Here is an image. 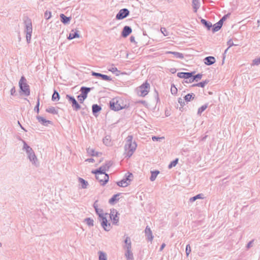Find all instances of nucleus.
Listing matches in <instances>:
<instances>
[{"label":"nucleus","instance_id":"nucleus-37","mask_svg":"<svg viewBox=\"0 0 260 260\" xmlns=\"http://www.w3.org/2000/svg\"><path fill=\"white\" fill-rule=\"evenodd\" d=\"M81 111L80 112L81 114L83 116H87L88 115V113H89V111L87 108L84 107V108H81Z\"/></svg>","mask_w":260,"mask_h":260},{"label":"nucleus","instance_id":"nucleus-52","mask_svg":"<svg viewBox=\"0 0 260 260\" xmlns=\"http://www.w3.org/2000/svg\"><path fill=\"white\" fill-rule=\"evenodd\" d=\"M164 139V137H156V136H153L152 137V140L153 141H160L161 140H162Z\"/></svg>","mask_w":260,"mask_h":260},{"label":"nucleus","instance_id":"nucleus-62","mask_svg":"<svg viewBox=\"0 0 260 260\" xmlns=\"http://www.w3.org/2000/svg\"><path fill=\"white\" fill-rule=\"evenodd\" d=\"M97 202H98V201H96L94 204H93V207L94 208V209L95 210L96 209H98V205L97 204Z\"/></svg>","mask_w":260,"mask_h":260},{"label":"nucleus","instance_id":"nucleus-17","mask_svg":"<svg viewBox=\"0 0 260 260\" xmlns=\"http://www.w3.org/2000/svg\"><path fill=\"white\" fill-rule=\"evenodd\" d=\"M193 74V72H179L178 73L177 76L180 78H183L186 80L191 77Z\"/></svg>","mask_w":260,"mask_h":260},{"label":"nucleus","instance_id":"nucleus-1","mask_svg":"<svg viewBox=\"0 0 260 260\" xmlns=\"http://www.w3.org/2000/svg\"><path fill=\"white\" fill-rule=\"evenodd\" d=\"M22 141L23 146L22 148V150H25L27 155V157L30 160V161L32 163L34 166L38 167L39 166V162L38 160V158L35 153L33 149L28 146L26 142L21 139H20Z\"/></svg>","mask_w":260,"mask_h":260},{"label":"nucleus","instance_id":"nucleus-4","mask_svg":"<svg viewBox=\"0 0 260 260\" xmlns=\"http://www.w3.org/2000/svg\"><path fill=\"white\" fill-rule=\"evenodd\" d=\"M19 86L21 91L25 96H28L30 94L29 86L27 83V81L24 76H22L19 82Z\"/></svg>","mask_w":260,"mask_h":260},{"label":"nucleus","instance_id":"nucleus-15","mask_svg":"<svg viewBox=\"0 0 260 260\" xmlns=\"http://www.w3.org/2000/svg\"><path fill=\"white\" fill-rule=\"evenodd\" d=\"M92 75L96 77H101L103 80L111 81L112 78L106 75L102 74L101 73L92 72Z\"/></svg>","mask_w":260,"mask_h":260},{"label":"nucleus","instance_id":"nucleus-39","mask_svg":"<svg viewBox=\"0 0 260 260\" xmlns=\"http://www.w3.org/2000/svg\"><path fill=\"white\" fill-rule=\"evenodd\" d=\"M178 162V158H176L175 160L171 161V163L169 165L168 168L171 169L173 167H175L176 166V165L177 164Z\"/></svg>","mask_w":260,"mask_h":260},{"label":"nucleus","instance_id":"nucleus-58","mask_svg":"<svg viewBox=\"0 0 260 260\" xmlns=\"http://www.w3.org/2000/svg\"><path fill=\"white\" fill-rule=\"evenodd\" d=\"M253 242V240H251L247 243V246H246L247 248L249 249L252 246Z\"/></svg>","mask_w":260,"mask_h":260},{"label":"nucleus","instance_id":"nucleus-3","mask_svg":"<svg viewBox=\"0 0 260 260\" xmlns=\"http://www.w3.org/2000/svg\"><path fill=\"white\" fill-rule=\"evenodd\" d=\"M24 25V32L26 34V39L27 43H29L32 32V26L31 20L28 17L23 18Z\"/></svg>","mask_w":260,"mask_h":260},{"label":"nucleus","instance_id":"nucleus-50","mask_svg":"<svg viewBox=\"0 0 260 260\" xmlns=\"http://www.w3.org/2000/svg\"><path fill=\"white\" fill-rule=\"evenodd\" d=\"M160 31L161 32V33L165 36H168L169 35V33L167 31V30L166 29V28L165 27H161L160 28Z\"/></svg>","mask_w":260,"mask_h":260},{"label":"nucleus","instance_id":"nucleus-22","mask_svg":"<svg viewBox=\"0 0 260 260\" xmlns=\"http://www.w3.org/2000/svg\"><path fill=\"white\" fill-rule=\"evenodd\" d=\"M124 255L126 260H134V256L132 249L125 250Z\"/></svg>","mask_w":260,"mask_h":260},{"label":"nucleus","instance_id":"nucleus-40","mask_svg":"<svg viewBox=\"0 0 260 260\" xmlns=\"http://www.w3.org/2000/svg\"><path fill=\"white\" fill-rule=\"evenodd\" d=\"M59 99V95L57 92L55 91L52 96V100L53 101H58Z\"/></svg>","mask_w":260,"mask_h":260},{"label":"nucleus","instance_id":"nucleus-51","mask_svg":"<svg viewBox=\"0 0 260 260\" xmlns=\"http://www.w3.org/2000/svg\"><path fill=\"white\" fill-rule=\"evenodd\" d=\"M103 143L106 145H109L110 144V141L107 137H105L103 139Z\"/></svg>","mask_w":260,"mask_h":260},{"label":"nucleus","instance_id":"nucleus-11","mask_svg":"<svg viewBox=\"0 0 260 260\" xmlns=\"http://www.w3.org/2000/svg\"><path fill=\"white\" fill-rule=\"evenodd\" d=\"M110 107L111 110L114 111H119L123 108L119 102L115 99H113L110 102Z\"/></svg>","mask_w":260,"mask_h":260},{"label":"nucleus","instance_id":"nucleus-14","mask_svg":"<svg viewBox=\"0 0 260 260\" xmlns=\"http://www.w3.org/2000/svg\"><path fill=\"white\" fill-rule=\"evenodd\" d=\"M112 162L111 161H108L106 162L105 164L99 168L97 170L101 171V172H103L106 173V172L108 171L109 168L112 166Z\"/></svg>","mask_w":260,"mask_h":260},{"label":"nucleus","instance_id":"nucleus-7","mask_svg":"<svg viewBox=\"0 0 260 260\" xmlns=\"http://www.w3.org/2000/svg\"><path fill=\"white\" fill-rule=\"evenodd\" d=\"M149 89V84L146 82L145 83L142 84L140 86H139L138 89V93L141 96H145L148 93Z\"/></svg>","mask_w":260,"mask_h":260},{"label":"nucleus","instance_id":"nucleus-47","mask_svg":"<svg viewBox=\"0 0 260 260\" xmlns=\"http://www.w3.org/2000/svg\"><path fill=\"white\" fill-rule=\"evenodd\" d=\"M259 64H260V57L253 59L252 63L253 66H258Z\"/></svg>","mask_w":260,"mask_h":260},{"label":"nucleus","instance_id":"nucleus-16","mask_svg":"<svg viewBox=\"0 0 260 260\" xmlns=\"http://www.w3.org/2000/svg\"><path fill=\"white\" fill-rule=\"evenodd\" d=\"M132 32V29L130 26H125L121 32V36L123 38L127 37Z\"/></svg>","mask_w":260,"mask_h":260},{"label":"nucleus","instance_id":"nucleus-44","mask_svg":"<svg viewBox=\"0 0 260 260\" xmlns=\"http://www.w3.org/2000/svg\"><path fill=\"white\" fill-rule=\"evenodd\" d=\"M171 92L173 95H176L177 93V88L174 84H172L171 85Z\"/></svg>","mask_w":260,"mask_h":260},{"label":"nucleus","instance_id":"nucleus-29","mask_svg":"<svg viewBox=\"0 0 260 260\" xmlns=\"http://www.w3.org/2000/svg\"><path fill=\"white\" fill-rule=\"evenodd\" d=\"M167 53L172 54L174 55V56L176 58H177L182 59V58H183V57H184V55L182 53L178 52L168 51V52H167Z\"/></svg>","mask_w":260,"mask_h":260},{"label":"nucleus","instance_id":"nucleus-38","mask_svg":"<svg viewBox=\"0 0 260 260\" xmlns=\"http://www.w3.org/2000/svg\"><path fill=\"white\" fill-rule=\"evenodd\" d=\"M203 199V194H197V196H196L194 197L190 198L189 199V201L190 202H193L195 201L197 199Z\"/></svg>","mask_w":260,"mask_h":260},{"label":"nucleus","instance_id":"nucleus-56","mask_svg":"<svg viewBox=\"0 0 260 260\" xmlns=\"http://www.w3.org/2000/svg\"><path fill=\"white\" fill-rule=\"evenodd\" d=\"M60 18H61V21L63 23V24H65V21H66V19H65V15L63 14H61L60 15Z\"/></svg>","mask_w":260,"mask_h":260},{"label":"nucleus","instance_id":"nucleus-63","mask_svg":"<svg viewBox=\"0 0 260 260\" xmlns=\"http://www.w3.org/2000/svg\"><path fill=\"white\" fill-rule=\"evenodd\" d=\"M85 161H88V162H93L94 161V160L93 158H88V159H86Z\"/></svg>","mask_w":260,"mask_h":260},{"label":"nucleus","instance_id":"nucleus-18","mask_svg":"<svg viewBox=\"0 0 260 260\" xmlns=\"http://www.w3.org/2000/svg\"><path fill=\"white\" fill-rule=\"evenodd\" d=\"M145 234L148 241H151L153 240V236L151 230L148 226H147L145 228Z\"/></svg>","mask_w":260,"mask_h":260},{"label":"nucleus","instance_id":"nucleus-23","mask_svg":"<svg viewBox=\"0 0 260 260\" xmlns=\"http://www.w3.org/2000/svg\"><path fill=\"white\" fill-rule=\"evenodd\" d=\"M192 4L194 12H197L200 7V0H192Z\"/></svg>","mask_w":260,"mask_h":260},{"label":"nucleus","instance_id":"nucleus-31","mask_svg":"<svg viewBox=\"0 0 260 260\" xmlns=\"http://www.w3.org/2000/svg\"><path fill=\"white\" fill-rule=\"evenodd\" d=\"M195 97V94L193 93H188L187 95H186L184 99V100L187 102H190L191 100H193Z\"/></svg>","mask_w":260,"mask_h":260},{"label":"nucleus","instance_id":"nucleus-10","mask_svg":"<svg viewBox=\"0 0 260 260\" xmlns=\"http://www.w3.org/2000/svg\"><path fill=\"white\" fill-rule=\"evenodd\" d=\"M118 213L116 209H113L111 210L110 214V218L114 224L117 225L119 222V217H118Z\"/></svg>","mask_w":260,"mask_h":260},{"label":"nucleus","instance_id":"nucleus-48","mask_svg":"<svg viewBox=\"0 0 260 260\" xmlns=\"http://www.w3.org/2000/svg\"><path fill=\"white\" fill-rule=\"evenodd\" d=\"M51 17V13L50 11H46L44 14V17L46 19L48 20Z\"/></svg>","mask_w":260,"mask_h":260},{"label":"nucleus","instance_id":"nucleus-45","mask_svg":"<svg viewBox=\"0 0 260 260\" xmlns=\"http://www.w3.org/2000/svg\"><path fill=\"white\" fill-rule=\"evenodd\" d=\"M39 106H40V98L38 97L37 100V102L36 106L34 108V111L36 112L37 113L39 112Z\"/></svg>","mask_w":260,"mask_h":260},{"label":"nucleus","instance_id":"nucleus-21","mask_svg":"<svg viewBox=\"0 0 260 260\" xmlns=\"http://www.w3.org/2000/svg\"><path fill=\"white\" fill-rule=\"evenodd\" d=\"M37 119L40 123H41L42 124H43L45 126H47V125H48V123H51L50 121L47 120L46 119H45L44 117H41L40 116H37Z\"/></svg>","mask_w":260,"mask_h":260},{"label":"nucleus","instance_id":"nucleus-53","mask_svg":"<svg viewBox=\"0 0 260 260\" xmlns=\"http://www.w3.org/2000/svg\"><path fill=\"white\" fill-rule=\"evenodd\" d=\"M193 81H194V80L192 79V76L191 77H189V78H187V79L184 80V82L186 83H192Z\"/></svg>","mask_w":260,"mask_h":260},{"label":"nucleus","instance_id":"nucleus-49","mask_svg":"<svg viewBox=\"0 0 260 260\" xmlns=\"http://www.w3.org/2000/svg\"><path fill=\"white\" fill-rule=\"evenodd\" d=\"M185 252L187 256H188L191 252V248L189 244H187L186 246Z\"/></svg>","mask_w":260,"mask_h":260},{"label":"nucleus","instance_id":"nucleus-8","mask_svg":"<svg viewBox=\"0 0 260 260\" xmlns=\"http://www.w3.org/2000/svg\"><path fill=\"white\" fill-rule=\"evenodd\" d=\"M91 88L89 87L83 86L80 89L81 94L78 96V101L80 103H82L83 101L86 99L88 93L90 91Z\"/></svg>","mask_w":260,"mask_h":260},{"label":"nucleus","instance_id":"nucleus-27","mask_svg":"<svg viewBox=\"0 0 260 260\" xmlns=\"http://www.w3.org/2000/svg\"><path fill=\"white\" fill-rule=\"evenodd\" d=\"M79 35L78 33V31H74V30H72V32H71L69 36H68V39L69 40H72L76 38H79Z\"/></svg>","mask_w":260,"mask_h":260},{"label":"nucleus","instance_id":"nucleus-35","mask_svg":"<svg viewBox=\"0 0 260 260\" xmlns=\"http://www.w3.org/2000/svg\"><path fill=\"white\" fill-rule=\"evenodd\" d=\"M212 31L213 32L218 31L221 27V25H219L217 22L212 25Z\"/></svg>","mask_w":260,"mask_h":260},{"label":"nucleus","instance_id":"nucleus-28","mask_svg":"<svg viewBox=\"0 0 260 260\" xmlns=\"http://www.w3.org/2000/svg\"><path fill=\"white\" fill-rule=\"evenodd\" d=\"M79 181L81 184L82 188L85 189L87 187V186L88 185V183L87 181H86L83 178H79Z\"/></svg>","mask_w":260,"mask_h":260},{"label":"nucleus","instance_id":"nucleus-5","mask_svg":"<svg viewBox=\"0 0 260 260\" xmlns=\"http://www.w3.org/2000/svg\"><path fill=\"white\" fill-rule=\"evenodd\" d=\"M92 172L95 174L96 179L99 180L101 185H105L108 181L109 175L107 174L104 173L103 172H101L97 170Z\"/></svg>","mask_w":260,"mask_h":260},{"label":"nucleus","instance_id":"nucleus-33","mask_svg":"<svg viewBox=\"0 0 260 260\" xmlns=\"http://www.w3.org/2000/svg\"><path fill=\"white\" fill-rule=\"evenodd\" d=\"M98 253L99 260H107V255L105 252L100 251Z\"/></svg>","mask_w":260,"mask_h":260},{"label":"nucleus","instance_id":"nucleus-59","mask_svg":"<svg viewBox=\"0 0 260 260\" xmlns=\"http://www.w3.org/2000/svg\"><path fill=\"white\" fill-rule=\"evenodd\" d=\"M230 13H228V14L224 15L221 19L223 21H224L227 19V18H228L230 16Z\"/></svg>","mask_w":260,"mask_h":260},{"label":"nucleus","instance_id":"nucleus-9","mask_svg":"<svg viewBox=\"0 0 260 260\" xmlns=\"http://www.w3.org/2000/svg\"><path fill=\"white\" fill-rule=\"evenodd\" d=\"M129 15V11L126 8H123L119 10L116 15V19L122 20Z\"/></svg>","mask_w":260,"mask_h":260},{"label":"nucleus","instance_id":"nucleus-34","mask_svg":"<svg viewBox=\"0 0 260 260\" xmlns=\"http://www.w3.org/2000/svg\"><path fill=\"white\" fill-rule=\"evenodd\" d=\"M208 107V104H205L203 106H202L201 107H200L198 109V115H201V114L207 109Z\"/></svg>","mask_w":260,"mask_h":260},{"label":"nucleus","instance_id":"nucleus-42","mask_svg":"<svg viewBox=\"0 0 260 260\" xmlns=\"http://www.w3.org/2000/svg\"><path fill=\"white\" fill-rule=\"evenodd\" d=\"M46 111L48 113L53 114L57 113V111H56V109H55V108H54L53 107H49V108L46 109Z\"/></svg>","mask_w":260,"mask_h":260},{"label":"nucleus","instance_id":"nucleus-61","mask_svg":"<svg viewBox=\"0 0 260 260\" xmlns=\"http://www.w3.org/2000/svg\"><path fill=\"white\" fill-rule=\"evenodd\" d=\"M129 40H130L131 42H132V43H135V44H136V43H137V42H136V41H135V37L132 36H131V37H130V38H129Z\"/></svg>","mask_w":260,"mask_h":260},{"label":"nucleus","instance_id":"nucleus-20","mask_svg":"<svg viewBox=\"0 0 260 260\" xmlns=\"http://www.w3.org/2000/svg\"><path fill=\"white\" fill-rule=\"evenodd\" d=\"M215 62V58L213 56H208L204 59V62L206 65L210 66Z\"/></svg>","mask_w":260,"mask_h":260},{"label":"nucleus","instance_id":"nucleus-41","mask_svg":"<svg viewBox=\"0 0 260 260\" xmlns=\"http://www.w3.org/2000/svg\"><path fill=\"white\" fill-rule=\"evenodd\" d=\"M86 223L89 226H93V220L90 218H86L84 219Z\"/></svg>","mask_w":260,"mask_h":260},{"label":"nucleus","instance_id":"nucleus-55","mask_svg":"<svg viewBox=\"0 0 260 260\" xmlns=\"http://www.w3.org/2000/svg\"><path fill=\"white\" fill-rule=\"evenodd\" d=\"M228 45L229 46V48L231 47L232 46H235V45L234 44L233 41L231 39L229 40L227 42Z\"/></svg>","mask_w":260,"mask_h":260},{"label":"nucleus","instance_id":"nucleus-26","mask_svg":"<svg viewBox=\"0 0 260 260\" xmlns=\"http://www.w3.org/2000/svg\"><path fill=\"white\" fill-rule=\"evenodd\" d=\"M201 23L206 27L208 30H210V28L212 27V23L206 20L205 19H202L201 20Z\"/></svg>","mask_w":260,"mask_h":260},{"label":"nucleus","instance_id":"nucleus-57","mask_svg":"<svg viewBox=\"0 0 260 260\" xmlns=\"http://www.w3.org/2000/svg\"><path fill=\"white\" fill-rule=\"evenodd\" d=\"M108 70L112 73H114L116 72V71H117V69L116 67H111L109 68Z\"/></svg>","mask_w":260,"mask_h":260},{"label":"nucleus","instance_id":"nucleus-36","mask_svg":"<svg viewBox=\"0 0 260 260\" xmlns=\"http://www.w3.org/2000/svg\"><path fill=\"white\" fill-rule=\"evenodd\" d=\"M119 196V193L114 194L109 201L110 204H113L115 201L119 200L117 197Z\"/></svg>","mask_w":260,"mask_h":260},{"label":"nucleus","instance_id":"nucleus-46","mask_svg":"<svg viewBox=\"0 0 260 260\" xmlns=\"http://www.w3.org/2000/svg\"><path fill=\"white\" fill-rule=\"evenodd\" d=\"M202 77V74H198L196 75H192V79L194 81H198L199 80H200Z\"/></svg>","mask_w":260,"mask_h":260},{"label":"nucleus","instance_id":"nucleus-19","mask_svg":"<svg viewBox=\"0 0 260 260\" xmlns=\"http://www.w3.org/2000/svg\"><path fill=\"white\" fill-rule=\"evenodd\" d=\"M124 245L123 246V248L126 250H131L132 249V242L131 240V238L129 237H126L124 240Z\"/></svg>","mask_w":260,"mask_h":260},{"label":"nucleus","instance_id":"nucleus-24","mask_svg":"<svg viewBox=\"0 0 260 260\" xmlns=\"http://www.w3.org/2000/svg\"><path fill=\"white\" fill-rule=\"evenodd\" d=\"M87 153L92 156H99V155L101 154V153L99 152H96L94 149L88 148L87 149Z\"/></svg>","mask_w":260,"mask_h":260},{"label":"nucleus","instance_id":"nucleus-13","mask_svg":"<svg viewBox=\"0 0 260 260\" xmlns=\"http://www.w3.org/2000/svg\"><path fill=\"white\" fill-rule=\"evenodd\" d=\"M100 219L102 220L101 225L106 231H109L111 230V226L110 223H108L106 217L105 216L101 217Z\"/></svg>","mask_w":260,"mask_h":260},{"label":"nucleus","instance_id":"nucleus-60","mask_svg":"<svg viewBox=\"0 0 260 260\" xmlns=\"http://www.w3.org/2000/svg\"><path fill=\"white\" fill-rule=\"evenodd\" d=\"M10 92H11V94L12 95H14V94H15V92H16V90H15V87H13L11 88V90H10Z\"/></svg>","mask_w":260,"mask_h":260},{"label":"nucleus","instance_id":"nucleus-2","mask_svg":"<svg viewBox=\"0 0 260 260\" xmlns=\"http://www.w3.org/2000/svg\"><path fill=\"white\" fill-rule=\"evenodd\" d=\"M133 136L129 135L126 138V143L124 146L125 157L129 158L134 153L137 147V144L133 142Z\"/></svg>","mask_w":260,"mask_h":260},{"label":"nucleus","instance_id":"nucleus-30","mask_svg":"<svg viewBox=\"0 0 260 260\" xmlns=\"http://www.w3.org/2000/svg\"><path fill=\"white\" fill-rule=\"evenodd\" d=\"M209 82V80H205V81H203L202 82H201L200 83L194 84L192 85V87L194 86H198V87H204Z\"/></svg>","mask_w":260,"mask_h":260},{"label":"nucleus","instance_id":"nucleus-32","mask_svg":"<svg viewBox=\"0 0 260 260\" xmlns=\"http://www.w3.org/2000/svg\"><path fill=\"white\" fill-rule=\"evenodd\" d=\"M159 173L158 171H151V176L150 177V180L151 181H153L155 180L157 175Z\"/></svg>","mask_w":260,"mask_h":260},{"label":"nucleus","instance_id":"nucleus-25","mask_svg":"<svg viewBox=\"0 0 260 260\" xmlns=\"http://www.w3.org/2000/svg\"><path fill=\"white\" fill-rule=\"evenodd\" d=\"M101 110V107L97 104H94L92 106V113L94 115H95V114L100 112Z\"/></svg>","mask_w":260,"mask_h":260},{"label":"nucleus","instance_id":"nucleus-64","mask_svg":"<svg viewBox=\"0 0 260 260\" xmlns=\"http://www.w3.org/2000/svg\"><path fill=\"white\" fill-rule=\"evenodd\" d=\"M165 246L166 244L165 243H162L160 247L159 251H162Z\"/></svg>","mask_w":260,"mask_h":260},{"label":"nucleus","instance_id":"nucleus-6","mask_svg":"<svg viewBox=\"0 0 260 260\" xmlns=\"http://www.w3.org/2000/svg\"><path fill=\"white\" fill-rule=\"evenodd\" d=\"M133 174L129 172H127L125 174L124 178L117 182V184L118 186L122 187H125L127 186L130 184V182L131 179V177H133Z\"/></svg>","mask_w":260,"mask_h":260},{"label":"nucleus","instance_id":"nucleus-12","mask_svg":"<svg viewBox=\"0 0 260 260\" xmlns=\"http://www.w3.org/2000/svg\"><path fill=\"white\" fill-rule=\"evenodd\" d=\"M66 97L69 98V101L72 103V107L74 111H77L81 109L80 105L78 103L74 97L71 96L69 95H67Z\"/></svg>","mask_w":260,"mask_h":260},{"label":"nucleus","instance_id":"nucleus-43","mask_svg":"<svg viewBox=\"0 0 260 260\" xmlns=\"http://www.w3.org/2000/svg\"><path fill=\"white\" fill-rule=\"evenodd\" d=\"M95 210L96 214L99 215L100 218L102 217L105 216L103 213V211L102 209L98 208V209H96Z\"/></svg>","mask_w":260,"mask_h":260},{"label":"nucleus","instance_id":"nucleus-54","mask_svg":"<svg viewBox=\"0 0 260 260\" xmlns=\"http://www.w3.org/2000/svg\"><path fill=\"white\" fill-rule=\"evenodd\" d=\"M178 103L180 104V106L183 107L185 105V102L184 100L181 98L178 99Z\"/></svg>","mask_w":260,"mask_h":260}]
</instances>
